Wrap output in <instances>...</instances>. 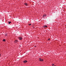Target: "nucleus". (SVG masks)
<instances>
[{
	"label": "nucleus",
	"mask_w": 66,
	"mask_h": 66,
	"mask_svg": "<svg viewBox=\"0 0 66 66\" xmlns=\"http://www.w3.org/2000/svg\"><path fill=\"white\" fill-rule=\"evenodd\" d=\"M18 38H19V39H20V40H21L22 39V37H19Z\"/></svg>",
	"instance_id": "nucleus-1"
},
{
	"label": "nucleus",
	"mask_w": 66,
	"mask_h": 66,
	"mask_svg": "<svg viewBox=\"0 0 66 66\" xmlns=\"http://www.w3.org/2000/svg\"><path fill=\"white\" fill-rule=\"evenodd\" d=\"M39 60L40 61H42V62H43V59H42L41 58H40L39 59Z\"/></svg>",
	"instance_id": "nucleus-2"
},
{
	"label": "nucleus",
	"mask_w": 66,
	"mask_h": 66,
	"mask_svg": "<svg viewBox=\"0 0 66 66\" xmlns=\"http://www.w3.org/2000/svg\"><path fill=\"white\" fill-rule=\"evenodd\" d=\"M18 42L17 40H16L15 41H14V43H17V42Z\"/></svg>",
	"instance_id": "nucleus-3"
},
{
	"label": "nucleus",
	"mask_w": 66,
	"mask_h": 66,
	"mask_svg": "<svg viewBox=\"0 0 66 66\" xmlns=\"http://www.w3.org/2000/svg\"><path fill=\"white\" fill-rule=\"evenodd\" d=\"M27 61H24V62H23V63H27Z\"/></svg>",
	"instance_id": "nucleus-4"
},
{
	"label": "nucleus",
	"mask_w": 66,
	"mask_h": 66,
	"mask_svg": "<svg viewBox=\"0 0 66 66\" xmlns=\"http://www.w3.org/2000/svg\"><path fill=\"white\" fill-rule=\"evenodd\" d=\"M43 27L44 28H47V26H44Z\"/></svg>",
	"instance_id": "nucleus-5"
},
{
	"label": "nucleus",
	"mask_w": 66,
	"mask_h": 66,
	"mask_svg": "<svg viewBox=\"0 0 66 66\" xmlns=\"http://www.w3.org/2000/svg\"><path fill=\"white\" fill-rule=\"evenodd\" d=\"M24 5H26V6H27L28 5V4H27V3H25L24 4Z\"/></svg>",
	"instance_id": "nucleus-6"
},
{
	"label": "nucleus",
	"mask_w": 66,
	"mask_h": 66,
	"mask_svg": "<svg viewBox=\"0 0 66 66\" xmlns=\"http://www.w3.org/2000/svg\"><path fill=\"white\" fill-rule=\"evenodd\" d=\"M46 17V15H43V18H44V17Z\"/></svg>",
	"instance_id": "nucleus-7"
},
{
	"label": "nucleus",
	"mask_w": 66,
	"mask_h": 66,
	"mask_svg": "<svg viewBox=\"0 0 66 66\" xmlns=\"http://www.w3.org/2000/svg\"><path fill=\"white\" fill-rule=\"evenodd\" d=\"M3 42H5V39H3Z\"/></svg>",
	"instance_id": "nucleus-8"
},
{
	"label": "nucleus",
	"mask_w": 66,
	"mask_h": 66,
	"mask_svg": "<svg viewBox=\"0 0 66 66\" xmlns=\"http://www.w3.org/2000/svg\"><path fill=\"white\" fill-rule=\"evenodd\" d=\"M9 24H10V23H11V22H9Z\"/></svg>",
	"instance_id": "nucleus-9"
},
{
	"label": "nucleus",
	"mask_w": 66,
	"mask_h": 66,
	"mask_svg": "<svg viewBox=\"0 0 66 66\" xmlns=\"http://www.w3.org/2000/svg\"><path fill=\"white\" fill-rule=\"evenodd\" d=\"M7 34H6L5 35V36H7Z\"/></svg>",
	"instance_id": "nucleus-10"
},
{
	"label": "nucleus",
	"mask_w": 66,
	"mask_h": 66,
	"mask_svg": "<svg viewBox=\"0 0 66 66\" xmlns=\"http://www.w3.org/2000/svg\"><path fill=\"white\" fill-rule=\"evenodd\" d=\"M54 65V64H52V66H53V65Z\"/></svg>",
	"instance_id": "nucleus-11"
},
{
	"label": "nucleus",
	"mask_w": 66,
	"mask_h": 66,
	"mask_svg": "<svg viewBox=\"0 0 66 66\" xmlns=\"http://www.w3.org/2000/svg\"><path fill=\"white\" fill-rule=\"evenodd\" d=\"M50 39H48V40H50Z\"/></svg>",
	"instance_id": "nucleus-12"
},
{
	"label": "nucleus",
	"mask_w": 66,
	"mask_h": 66,
	"mask_svg": "<svg viewBox=\"0 0 66 66\" xmlns=\"http://www.w3.org/2000/svg\"><path fill=\"white\" fill-rule=\"evenodd\" d=\"M31 24H29V25H31Z\"/></svg>",
	"instance_id": "nucleus-13"
},
{
	"label": "nucleus",
	"mask_w": 66,
	"mask_h": 66,
	"mask_svg": "<svg viewBox=\"0 0 66 66\" xmlns=\"http://www.w3.org/2000/svg\"><path fill=\"white\" fill-rule=\"evenodd\" d=\"M0 56H1V54H0Z\"/></svg>",
	"instance_id": "nucleus-14"
}]
</instances>
